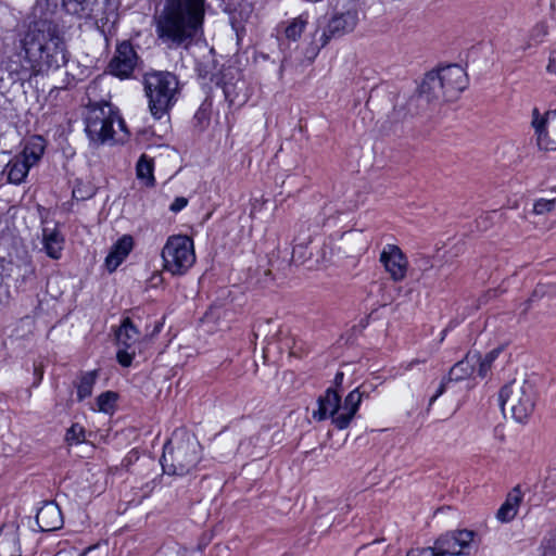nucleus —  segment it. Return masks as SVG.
I'll list each match as a JSON object with an SVG mask.
<instances>
[{"instance_id": "obj_1", "label": "nucleus", "mask_w": 556, "mask_h": 556, "mask_svg": "<svg viewBox=\"0 0 556 556\" xmlns=\"http://www.w3.org/2000/svg\"><path fill=\"white\" fill-rule=\"evenodd\" d=\"M68 62V51L61 25L50 17H39L16 31L8 56V68L21 78L45 75Z\"/></svg>"}, {"instance_id": "obj_2", "label": "nucleus", "mask_w": 556, "mask_h": 556, "mask_svg": "<svg viewBox=\"0 0 556 556\" xmlns=\"http://www.w3.org/2000/svg\"><path fill=\"white\" fill-rule=\"evenodd\" d=\"M205 0H167L156 20L159 39L168 49L188 48L203 34Z\"/></svg>"}, {"instance_id": "obj_3", "label": "nucleus", "mask_w": 556, "mask_h": 556, "mask_svg": "<svg viewBox=\"0 0 556 556\" xmlns=\"http://www.w3.org/2000/svg\"><path fill=\"white\" fill-rule=\"evenodd\" d=\"M201 459V445L197 437L186 429H176L164 445L161 465L164 473L186 476L197 468Z\"/></svg>"}, {"instance_id": "obj_4", "label": "nucleus", "mask_w": 556, "mask_h": 556, "mask_svg": "<svg viewBox=\"0 0 556 556\" xmlns=\"http://www.w3.org/2000/svg\"><path fill=\"white\" fill-rule=\"evenodd\" d=\"M363 393L359 388L352 390L341 401L340 390L328 388L318 399V409L314 412V418L325 420L331 418L332 424L339 430L346 429L355 417L362 403Z\"/></svg>"}, {"instance_id": "obj_5", "label": "nucleus", "mask_w": 556, "mask_h": 556, "mask_svg": "<svg viewBox=\"0 0 556 556\" xmlns=\"http://www.w3.org/2000/svg\"><path fill=\"white\" fill-rule=\"evenodd\" d=\"M179 81L170 72H153L144 76V90L151 114L160 119L177 101Z\"/></svg>"}, {"instance_id": "obj_6", "label": "nucleus", "mask_w": 556, "mask_h": 556, "mask_svg": "<svg viewBox=\"0 0 556 556\" xmlns=\"http://www.w3.org/2000/svg\"><path fill=\"white\" fill-rule=\"evenodd\" d=\"M117 117L118 109L109 102H93L87 105L85 131L89 140L98 146L109 141H122L123 139H114V124Z\"/></svg>"}, {"instance_id": "obj_7", "label": "nucleus", "mask_w": 556, "mask_h": 556, "mask_svg": "<svg viewBox=\"0 0 556 556\" xmlns=\"http://www.w3.org/2000/svg\"><path fill=\"white\" fill-rule=\"evenodd\" d=\"M536 403L535 386L530 380H523L505 384L500 391V404L505 410L506 406L511 410L513 418L518 422H525L533 413Z\"/></svg>"}, {"instance_id": "obj_8", "label": "nucleus", "mask_w": 556, "mask_h": 556, "mask_svg": "<svg viewBox=\"0 0 556 556\" xmlns=\"http://www.w3.org/2000/svg\"><path fill=\"white\" fill-rule=\"evenodd\" d=\"M161 255L166 271L174 276L185 275L195 262L193 241L185 235L170 236Z\"/></svg>"}, {"instance_id": "obj_9", "label": "nucleus", "mask_w": 556, "mask_h": 556, "mask_svg": "<svg viewBox=\"0 0 556 556\" xmlns=\"http://www.w3.org/2000/svg\"><path fill=\"white\" fill-rule=\"evenodd\" d=\"M359 22V5L355 0H349L341 10H338L328 21L320 41L325 47L332 38H340L354 30Z\"/></svg>"}, {"instance_id": "obj_10", "label": "nucleus", "mask_w": 556, "mask_h": 556, "mask_svg": "<svg viewBox=\"0 0 556 556\" xmlns=\"http://www.w3.org/2000/svg\"><path fill=\"white\" fill-rule=\"evenodd\" d=\"M62 5L68 14L79 18L93 20L102 31L111 17H115L113 11L106 12L108 0H63Z\"/></svg>"}, {"instance_id": "obj_11", "label": "nucleus", "mask_w": 556, "mask_h": 556, "mask_svg": "<svg viewBox=\"0 0 556 556\" xmlns=\"http://www.w3.org/2000/svg\"><path fill=\"white\" fill-rule=\"evenodd\" d=\"M446 101L437 71L428 72L418 87V93L412 97L408 102V111L412 114H418L426 111L431 103Z\"/></svg>"}, {"instance_id": "obj_12", "label": "nucleus", "mask_w": 556, "mask_h": 556, "mask_svg": "<svg viewBox=\"0 0 556 556\" xmlns=\"http://www.w3.org/2000/svg\"><path fill=\"white\" fill-rule=\"evenodd\" d=\"M476 533L463 529L446 532L440 535L434 542V548L439 556L468 555Z\"/></svg>"}, {"instance_id": "obj_13", "label": "nucleus", "mask_w": 556, "mask_h": 556, "mask_svg": "<svg viewBox=\"0 0 556 556\" xmlns=\"http://www.w3.org/2000/svg\"><path fill=\"white\" fill-rule=\"evenodd\" d=\"M115 334L118 345L117 362L123 367H129L136 355L135 346L139 342L141 333L134 321L129 317H125Z\"/></svg>"}, {"instance_id": "obj_14", "label": "nucleus", "mask_w": 556, "mask_h": 556, "mask_svg": "<svg viewBox=\"0 0 556 556\" xmlns=\"http://www.w3.org/2000/svg\"><path fill=\"white\" fill-rule=\"evenodd\" d=\"M442 88L446 97V101H453L468 86V77L465 70L457 64H450L435 70Z\"/></svg>"}, {"instance_id": "obj_15", "label": "nucleus", "mask_w": 556, "mask_h": 556, "mask_svg": "<svg viewBox=\"0 0 556 556\" xmlns=\"http://www.w3.org/2000/svg\"><path fill=\"white\" fill-rule=\"evenodd\" d=\"M379 261L394 282H401L405 279L408 260L397 245L386 244L380 253Z\"/></svg>"}, {"instance_id": "obj_16", "label": "nucleus", "mask_w": 556, "mask_h": 556, "mask_svg": "<svg viewBox=\"0 0 556 556\" xmlns=\"http://www.w3.org/2000/svg\"><path fill=\"white\" fill-rule=\"evenodd\" d=\"M138 55L129 41L116 47L114 56L109 63L110 73L119 78H129L137 65Z\"/></svg>"}, {"instance_id": "obj_17", "label": "nucleus", "mask_w": 556, "mask_h": 556, "mask_svg": "<svg viewBox=\"0 0 556 556\" xmlns=\"http://www.w3.org/2000/svg\"><path fill=\"white\" fill-rule=\"evenodd\" d=\"M36 522L42 532L55 531L63 526V516L55 502L48 501L38 509Z\"/></svg>"}, {"instance_id": "obj_18", "label": "nucleus", "mask_w": 556, "mask_h": 556, "mask_svg": "<svg viewBox=\"0 0 556 556\" xmlns=\"http://www.w3.org/2000/svg\"><path fill=\"white\" fill-rule=\"evenodd\" d=\"M132 247L134 239L129 235H124L113 244L110 253L105 257V266L110 273L116 270V268L125 261L131 252Z\"/></svg>"}, {"instance_id": "obj_19", "label": "nucleus", "mask_w": 556, "mask_h": 556, "mask_svg": "<svg viewBox=\"0 0 556 556\" xmlns=\"http://www.w3.org/2000/svg\"><path fill=\"white\" fill-rule=\"evenodd\" d=\"M42 247L46 254L52 260H60L64 249L65 239L60 229L54 226L53 228H42Z\"/></svg>"}, {"instance_id": "obj_20", "label": "nucleus", "mask_w": 556, "mask_h": 556, "mask_svg": "<svg viewBox=\"0 0 556 556\" xmlns=\"http://www.w3.org/2000/svg\"><path fill=\"white\" fill-rule=\"evenodd\" d=\"M479 363V353L469 352L459 362H457L448 371L447 381H462L470 378L475 372L476 366Z\"/></svg>"}, {"instance_id": "obj_21", "label": "nucleus", "mask_w": 556, "mask_h": 556, "mask_svg": "<svg viewBox=\"0 0 556 556\" xmlns=\"http://www.w3.org/2000/svg\"><path fill=\"white\" fill-rule=\"evenodd\" d=\"M222 91L230 108H240L248 101L247 85L242 79L224 81Z\"/></svg>"}, {"instance_id": "obj_22", "label": "nucleus", "mask_w": 556, "mask_h": 556, "mask_svg": "<svg viewBox=\"0 0 556 556\" xmlns=\"http://www.w3.org/2000/svg\"><path fill=\"white\" fill-rule=\"evenodd\" d=\"M46 149V140L41 136H31L25 141L22 152L18 154L33 167L42 157Z\"/></svg>"}, {"instance_id": "obj_23", "label": "nucleus", "mask_w": 556, "mask_h": 556, "mask_svg": "<svg viewBox=\"0 0 556 556\" xmlns=\"http://www.w3.org/2000/svg\"><path fill=\"white\" fill-rule=\"evenodd\" d=\"M522 501V493L519 489V486H516L510 491L505 500V502L502 504V506L498 508L496 513V517L502 522H508L513 520L518 511V507Z\"/></svg>"}, {"instance_id": "obj_24", "label": "nucleus", "mask_w": 556, "mask_h": 556, "mask_svg": "<svg viewBox=\"0 0 556 556\" xmlns=\"http://www.w3.org/2000/svg\"><path fill=\"white\" fill-rule=\"evenodd\" d=\"M31 166L18 154L9 161L4 172L8 175V181L14 185L22 184L28 175Z\"/></svg>"}, {"instance_id": "obj_25", "label": "nucleus", "mask_w": 556, "mask_h": 556, "mask_svg": "<svg viewBox=\"0 0 556 556\" xmlns=\"http://www.w3.org/2000/svg\"><path fill=\"white\" fill-rule=\"evenodd\" d=\"M0 556H21V547L16 532L0 533Z\"/></svg>"}, {"instance_id": "obj_26", "label": "nucleus", "mask_w": 556, "mask_h": 556, "mask_svg": "<svg viewBox=\"0 0 556 556\" xmlns=\"http://www.w3.org/2000/svg\"><path fill=\"white\" fill-rule=\"evenodd\" d=\"M98 378V371L91 370L83 372L79 377V381L76 384L77 388V400L79 402L84 401L85 399L91 396L93 386Z\"/></svg>"}, {"instance_id": "obj_27", "label": "nucleus", "mask_w": 556, "mask_h": 556, "mask_svg": "<svg viewBox=\"0 0 556 556\" xmlns=\"http://www.w3.org/2000/svg\"><path fill=\"white\" fill-rule=\"evenodd\" d=\"M137 177L140 180H144V185L153 187L155 185V178L153 176V160L142 154L136 166Z\"/></svg>"}, {"instance_id": "obj_28", "label": "nucleus", "mask_w": 556, "mask_h": 556, "mask_svg": "<svg viewBox=\"0 0 556 556\" xmlns=\"http://www.w3.org/2000/svg\"><path fill=\"white\" fill-rule=\"evenodd\" d=\"M293 242L292 261L294 263H303L305 260L309 258L311 254H306V248L312 242V236L302 237L301 232L296 233Z\"/></svg>"}, {"instance_id": "obj_29", "label": "nucleus", "mask_w": 556, "mask_h": 556, "mask_svg": "<svg viewBox=\"0 0 556 556\" xmlns=\"http://www.w3.org/2000/svg\"><path fill=\"white\" fill-rule=\"evenodd\" d=\"M546 121H547V117H541L539 110L533 109L532 125L535 129V134L538 135L539 147L541 149H545V150H556V146H548L547 143L546 144L544 143V139L547 135L546 130H545Z\"/></svg>"}, {"instance_id": "obj_30", "label": "nucleus", "mask_w": 556, "mask_h": 556, "mask_svg": "<svg viewBox=\"0 0 556 556\" xmlns=\"http://www.w3.org/2000/svg\"><path fill=\"white\" fill-rule=\"evenodd\" d=\"M307 21L303 15L294 18L286 28V37L290 40H298L306 27Z\"/></svg>"}, {"instance_id": "obj_31", "label": "nucleus", "mask_w": 556, "mask_h": 556, "mask_svg": "<svg viewBox=\"0 0 556 556\" xmlns=\"http://www.w3.org/2000/svg\"><path fill=\"white\" fill-rule=\"evenodd\" d=\"M501 353V349H494L485 354L483 358L479 355V363L477 364L478 367V376L481 378L486 377L489 370L492 367L493 362L497 358V356Z\"/></svg>"}, {"instance_id": "obj_32", "label": "nucleus", "mask_w": 556, "mask_h": 556, "mask_svg": "<svg viewBox=\"0 0 556 556\" xmlns=\"http://www.w3.org/2000/svg\"><path fill=\"white\" fill-rule=\"evenodd\" d=\"M117 401V394L113 391H105L97 397L98 409L103 413H109L114 408Z\"/></svg>"}, {"instance_id": "obj_33", "label": "nucleus", "mask_w": 556, "mask_h": 556, "mask_svg": "<svg viewBox=\"0 0 556 556\" xmlns=\"http://www.w3.org/2000/svg\"><path fill=\"white\" fill-rule=\"evenodd\" d=\"M283 345L287 349H289L290 355L294 357L300 358L307 353V348L305 346V343L302 340L296 339L294 337L286 339Z\"/></svg>"}, {"instance_id": "obj_34", "label": "nucleus", "mask_w": 556, "mask_h": 556, "mask_svg": "<svg viewBox=\"0 0 556 556\" xmlns=\"http://www.w3.org/2000/svg\"><path fill=\"white\" fill-rule=\"evenodd\" d=\"M541 547L543 556H556V528L546 532L544 535Z\"/></svg>"}, {"instance_id": "obj_35", "label": "nucleus", "mask_w": 556, "mask_h": 556, "mask_svg": "<svg viewBox=\"0 0 556 556\" xmlns=\"http://www.w3.org/2000/svg\"><path fill=\"white\" fill-rule=\"evenodd\" d=\"M548 34V27L547 25L544 23V22H540L538 23L531 30L530 33V36H529V43H528V47H531L532 46V42L534 45H539L540 42L543 41V39L545 38V36H547Z\"/></svg>"}, {"instance_id": "obj_36", "label": "nucleus", "mask_w": 556, "mask_h": 556, "mask_svg": "<svg viewBox=\"0 0 556 556\" xmlns=\"http://www.w3.org/2000/svg\"><path fill=\"white\" fill-rule=\"evenodd\" d=\"M70 444H78L85 441V429L78 424L72 425L65 435Z\"/></svg>"}, {"instance_id": "obj_37", "label": "nucleus", "mask_w": 556, "mask_h": 556, "mask_svg": "<svg viewBox=\"0 0 556 556\" xmlns=\"http://www.w3.org/2000/svg\"><path fill=\"white\" fill-rule=\"evenodd\" d=\"M556 207L555 199H539L533 204V213L536 215H543L554 211Z\"/></svg>"}, {"instance_id": "obj_38", "label": "nucleus", "mask_w": 556, "mask_h": 556, "mask_svg": "<svg viewBox=\"0 0 556 556\" xmlns=\"http://www.w3.org/2000/svg\"><path fill=\"white\" fill-rule=\"evenodd\" d=\"M94 190L91 186L78 182L73 189V198L77 201H85L92 198Z\"/></svg>"}, {"instance_id": "obj_39", "label": "nucleus", "mask_w": 556, "mask_h": 556, "mask_svg": "<svg viewBox=\"0 0 556 556\" xmlns=\"http://www.w3.org/2000/svg\"><path fill=\"white\" fill-rule=\"evenodd\" d=\"M215 66L213 60L198 61L195 71L201 78H207L213 74Z\"/></svg>"}, {"instance_id": "obj_40", "label": "nucleus", "mask_w": 556, "mask_h": 556, "mask_svg": "<svg viewBox=\"0 0 556 556\" xmlns=\"http://www.w3.org/2000/svg\"><path fill=\"white\" fill-rule=\"evenodd\" d=\"M188 199L185 197H177L169 205V211L173 213H179L188 205Z\"/></svg>"}, {"instance_id": "obj_41", "label": "nucleus", "mask_w": 556, "mask_h": 556, "mask_svg": "<svg viewBox=\"0 0 556 556\" xmlns=\"http://www.w3.org/2000/svg\"><path fill=\"white\" fill-rule=\"evenodd\" d=\"M407 556H439L434 547L413 548Z\"/></svg>"}, {"instance_id": "obj_42", "label": "nucleus", "mask_w": 556, "mask_h": 556, "mask_svg": "<svg viewBox=\"0 0 556 556\" xmlns=\"http://www.w3.org/2000/svg\"><path fill=\"white\" fill-rule=\"evenodd\" d=\"M450 382L451 381H447V377L442 379L435 393L430 397L429 405H432L446 391V387Z\"/></svg>"}, {"instance_id": "obj_43", "label": "nucleus", "mask_w": 556, "mask_h": 556, "mask_svg": "<svg viewBox=\"0 0 556 556\" xmlns=\"http://www.w3.org/2000/svg\"><path fill=\"white\" fill-rule=\"evenodd\" d=\"M302 235V237H307L311 235L313 237L316 233V228L312 230V224L309 222H302L299 224L298 233Z\"/></svg>"}, {"instance_id": "obj_44", "label": "nucleus", "mask_w": 556, "mask_h": 556, "mask_svg": "<svg viewBox=\"0 0 556 556\" xmlns=\"http://www.w3.org/2000/svg\"><path fill=\"white\" fill-rule=\"evenodd\" d=\"M546 71L549 74L556 75V49L549 52Z\"/></svg>"}, {"instance_id": "obj_45", "label": "nucleus", "mask_w": 556, "mask_h": 556, "mask_svg": "<svg viewBox=\"0 0 556 556\" xmlns=\"http://www.w3.org/2000/svg\"><path fill=\"white\" fill-rule=\"evenodd\" d=\"M343 380H344V374L342 371H338L336 374L334 380H333V383L336 387L334 389H337V390L341 389Z\"/></svg>"}, {"instance_id": "obj_46", "label": "nucleus", "mask_w": 556, "mask_h": 556, "mask_svg": "<svg viewBox=\"0 0 556 556\" xmlns=\"http://www.w3.org/2000/svg\"><path fill=\"white\" fill-rule=\"evenodd\" d=\"M115 123H117V124H118L119 129H121L122 131H124V132H125V135L127 136V135H128V130H127V128H126V124H125L124 119L121 117V115H119V114H118V117H117V119H116V122H115Z\"/></svg>"}, {"instance_id": "obj_47", "label": "nucleus", "mask_w": 556, "mask_h": 556, "mask_svg": "<svg viewBox=\"0 0 556 556\" xmlns=\"http://www.w3.org/2000/svg\"><path fill=\"white\" fill-rule=\"evenodd\" d=\"M225 4V8H224V11L225 12H228V13H231L236 10L235 7H232V4L230 3L231 0H222Z\"/></svg>"}, {"instance_id": "obj_48", "label": "nucleus", "mask_w": 556, "mask_h": 556, "mask_svg": "<svg viewBox=\"0 0 556 556\" xmlns=\"http://www.w3.org/2000/svg\"><path fill=\"white\" fill-rule=\"evenodd\" d=\"M542 293H543V292H541V291H540V288L538 287V288L533 291V294H532V296L530 298V300H529V301H532V300H533V298H535V296L542 295Z\"/></svg>"}, {"instance_id": "obj_49", "label": "nucleus", "mask_w": 556, "mask_h": 556, "mask_svg": "<svg viewBox=\"0 0 556 556\" xmlns=\"http://www.w3.org/2000/svg\"><path fill=\"white\" fill-rule=\"evenodd\" d=\"M35 375L38 376V381L35 383L37 386L40 382V380L42 379V371H39L38 368H35Z\"/></svg>"}, {"instance_id": "obj_50", "label": "nucleus", "mask_w": 556, "mask_h": 556, "mask_svg": "<svg viewBox=\"0 0 556 556\" xmlns=\"http://www.w3.org/2000/svg\"><path fill=\"white\" fill-rule=\"evenodd\" d=\"M549 115H554V116H556V110H555V111H552V112H547L546 116L548 117Z\"/></svg>"}]
</instances>
